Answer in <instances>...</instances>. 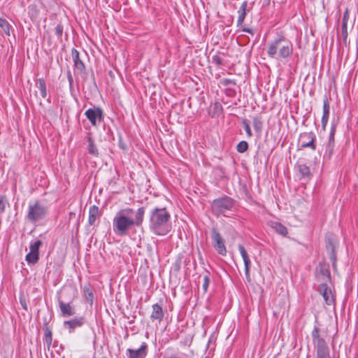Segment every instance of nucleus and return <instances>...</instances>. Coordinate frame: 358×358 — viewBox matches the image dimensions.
<instances>
[{
  "instance_id": "8",
  "label": "nucleus",
  "mask_w": 358,
  "mask_h": 358,
  "mask_svg": "<svg viewBox=\"0 0 358 358\" xmlns=\"http://www.w3.org/2000/svg\"><path fill=\"white\" fill-rule=\"evenodd\" d=\"M85 115L93 126H96L98 123L103 120V110L99 107L94 106L87 109Z\"/></svg>"
},
{
  "instance_id": "9",
  "label": "nucleus",
  "mask_w": 358,
  "mask_h": 358,
  "mask_svg": "<svg viewBox=\"0 0 358 358\" xmlns=\"http://www.w3.org/2000/svg\"><path fill=\"white\" fill-rule=\"evenodd\" d=\"M212 239L213 241V246L217 252L221 255H225L227 250L224 241L215 229H213L212 230Z\"/></svg>"
},
{
  "instance_id": "23",
  "label": "nucleus",
  "mask_w": 358,
  "mask_h": 358,
  "mask_svg": "<svg viewBox=\"0 0 358 358\" xmlns=\"http://www.w3.org/2000/svg\"><path fill=\"white\" fill-rule=\"evenodd\" d=\"M36 87L40 91V94L43 98H45L47 96V90L45 82L43 78H39L36 83Z\"/></svg>"
},
{
  "instance_id": "2",
  "label": "nucleus",
  "mask_w": 358,
  "mask_h": 358,
  "mask_svg": "<svg viewBox=\"0 0 358 358\" xmlns=\"http://www.w3.org/2000/svg\"><path fill=\"white\" fill-rule=\"evenodd\" d=\"M293 53L292 43L285 36H280L272 41L267 50L271 58L287 59Z\"/></svg>"
},
{
  "instance_id": "18",
  "label": "nucleus",
  "mask_w": 358,
  "mask_h": 358,
  "mask_svg": "<svg viewBox=\"0 0 358 358\" xmlns=\"http://www.w3.org/2000/svg\"><path fill=\"white\" fill-rule=\"evenodd\" d=\"M145 348V345H142L137 350L128 349L129 358H144L146 355Z\"/></svg>"
},
{
  "instance_id": "41",
  "label": "nucleus",
  "mask_w": 358,
  "mask_h": 358,
  "mask_svg": "<svg viewBox=\"0 0 358 358\" xmlns=\"http://www.w3.org/2000/svg\"><path fill=\"white\" fill-rule=\"evenodd\" d=\"M349 20V10L348 8L345 9L344 12L342 22H345V24H348V21Z\"/></svg>"
},
{
  "instance_id": "25",
  "label": "nucleus",
  "mask_w": 358,
  "mask_h": 358,
  "mask_svg": "<svg viewBox=\"0 0 358 358\" xmlns=\"http://www.w3.org/2000/svg\"><path fill=\"white\" fill-rule=\"evenodd\" d=\"M252 124L254 127V129L257 132H260L262 129L263 122L262 121V118L258 116H254L252 117Z\"/></svg>"
},
{
  "instance_id": "48",
  "label": "nucleus",
  "mask_w": 358,
  "mask_h": 358,
  "mask_svg": "<svg viewBox=\"0 0 358 358\" xmlns=\"http://www.w3.org/2000/svg\"><path fill=\"white\" fill-rule=\"evenodd\" d=\"M223 83H224V84H226V85L231 84V83L235 85V82L231 80H229V79H225Z\"/></svg>"
},
{
  "instance_id": "51",
  "label": "nucleus",
  "mask_w": 358,
  "mask_h": 358,
  "mask_svg": "<svg viewBox=\"0 0 358 358\" xmlns=\"http://www.w3.org/2000/svg\"><path fill=\"white\" fill-rule=\"evenodd\" d=\"M215 107H216V108H222L221 105H220V104H219V103H215Z\"/></svg>"
},
{
  "instance_id": "16",
  "label": "nucleus",
  "mask_w": 358,
  "mask_h": 358,
  "mask_svg": "<svg viewBox=\"0 0 358 358\" xmlns=\"http://www.w3.org/2000/svg\"><path fill=\"white\" fill-rule=\"evenodd\" d=\"M296 166L303 178H310L311 173L309 166L301 160L297 162Z\"/></svg>"
},
{
  "instance_id": "26",
  "label": "nucleus",
  "mask_w": 358,
  "mask_h": 358,
  "mask_svg": "<svg viewBox=\"0 0 358 358\" xmlns=\"http://www.w3.org/2000/svg\"><path fill=\"white\" fill-rule=\"evenodd\" d=\"M25 259L29 264H35L38 261L39 255L29 252L27 254Z\"/></svg>"
},
{
  "instance_id": "36",
  "label": "nucleus",
  "mask_w": 358,
  "mask_h": 358,
  "mask_svg": "<svg viewBox=\"0 0 358 358\" xmlns=\"http://www.w3.org/2000/svg\"><path fill=\"white\" fill-rule=\"evenodd\" d=\"M52 340V332L48 328H46L45 332V341L48 346L51 345Z\"/></svg>"
},
{
  "instance_id": "6",
  "label": "nucleus",
  "mask_w": 358,
  "mask_h": 358,
  "mask_svg": "<svg viewBox=\"0 0 358 358\" xmlns=\"http://www.w3.org/2000/svg\"><path fill=\"white\" fill-rule=\"evenodd\" d=\"M320 329L317 321H315V324L311 332L313 342L316 347L317 354L329 352V348L324 338L320 337Z\"/></svg>"
},
{
  "instance_id": "34",
  "label": "nucleus",
  "mask_w": 358,
  "mask_h": 358,
  "mask_svg": "<svg viewBox=\"0 0 358 358\" xmlns=\"http://www.w3.org/2000/svg\"><path fill=\"white\" fill-rule=\"evenodd\" d=\"M212 62L217 66L223 65V59L220 55V53L213 55Z\"/></svg>"
},
{
  "instance_id": "24",
  "label": "nucleus",
  "mask_w": 358,
  "mask_h": 358,
  "mask_svg": "<svg viewBox=\"0 0 358 358\" xmlns=\"http://www.w3.org/2000/svg\"><path fill=\"white\" fill-rule=\"evenodd\" d=\"M83 292L85 299L92 305L93 303L94 295L91 287L89 285L83 287Z\"/></svg>"
},
{
  "instance_id": "31",
  "label": "nucleus",
  "mask_w": 358,
  "mask_h": 358,
  "mask_svg": "<svg viewBox=\"0 0 358 358\" xmlns=\"http://www.w3.org/2000/svg\"><path fill=\"white\" fill-rule=\"evenodd\" d=\"M155 217H157V208H155L154 209H152V215L150 217V221H151L150 227L154 231V232L156 234L157 233V221L155 220Z\"/></svg>"
},
{
  "instance_id": "19",
  "label": "nucleus",
  "mask_w": 358,
  "mask_h": 358,
  "mask_svg": "<svg viewBox=\"0 0 358 358\" xmlns=\"http://www.w3.org/2000/svg\"><path fill=\"white\" fill-rule=\"evenodd\" d=\"M99 208L97 206L93 205L89 209L88 223L92 226L94 224L96 220L99 217Z\"/></svg>"
},
{
  "instance_id": "44",
  "label": "nucleus",
  "mask_w": 358,
  "mask_h": 358,
  "mask_svg": "<svg viewBox=\"0 0 358 358\" xmlns=\"http://www.w3.org/2000/svg\"><path fill=\"white\" fill-rule=\"evenodd\" d=\"M119 146L123 150H127V145L121 139L119 141Z\"/></svg>"
},
{
  "instance_id": "32",
  "label": "nucleus",
  "mask_w": 358,
  "mask_h": 358,
  "mask_svg": "<svg viewBox=\"0 0 358 358\" xmlns=\"http://www.w3.org/2000/svg\"><path fill=\"white\" fill-rule=\"evenodd\" d=\"M248 143L245 141H242L239 142L236 147L237 151L240 153H243L244 152H245L248 150Z\"/></svg>"
},
{
  "instance_id": "53",
  "label": "nucleus",
  "mask_w": 358,
  "mask_h": 358,
  "mask_svg": "<svg viewBox=\"0 0 358 358\" xmlns=\"http://www.w3.org/2000/svg\"><path fill=\"white\" fill-rule=\"evenodd\" d=\"M155 95V92H153V94L151 95L150 96V99H152V96ZM153 99H155V98H153Z\"/></svg>"
},
{
  "instance_id": "47",
  "label": "nucleus",
  "mask_w": 358,
  "mask_h": 358,
  "mask_svg": "<svg viewBox=\"0 0 358 358\" xmlns=\"http://www.w3.org/2000/svg\"><path fill=\"white\" fill-rule=\"evenodd\" d=\"M158 320L160 319V317H163L162 310V308L158 306Z\"/></svg>"
},
{
  "instance_id": "43",
  "label": "nucleus",
  "mask_w": 358,
  "mask_h": 358,
  "mask_svg": "<svg viewBox=\"0 0 358 358\" xmlns=\"http://www.w3.org/2000/svg\"><path fill=\"white\" fill-rule=\"evenodd\" d=\"M316 358H330L329 352L317 354Z\"/></svg>"
},
{
  "instance_id": "17",
  "label": "nucleus",
  "mask_w": 358,
  "mask_h": 358,
  "mask_svg": "<svg viewBox=\"0 0 358 358\" xmlns=\"http://www.w3.org/2000/svg\"><path fill=\"white\" fill-rule=\"evenodd\" d=\"M317 276L318 280L322 282V283H326L327 282L331 280L330 271L324 266H320Z\"/></svg>"
},
{
  "instance_id": "50",
  "label": "nucleus",
  "mask_w": 358,
  "mask_h": 358,
  "mask_svg": "<svg viewBox=\"0 0 358 358\" xmlns=\"http://www.w3.org/2000/svg\"><path fill=\"white\" fill-rule=\"evenodd\" d=\"M331 259L333 261V265L334 266V262H335L336 257H335V255L334 254L331 257Z\"/></svg>"
},
{
  "instance_id": "14",
  "label": "nucleus",
  "mask_w": 358,
  "mask_h": 358,
  "mask_svg": "<svg viewBox=\"0 0 358 358\" xmlns=\"http://www.w3.org/2000/svg\"><path fill=\"white\" fill-rule=\"evenodd\" d=\"M59 309L64 316H72L75 314L74 308L69 303H64L62 300H58Z\"/></svg>"
},
{
  "instance_id": "35",
  "label": "nucleus",
  "mask_w": 358,
  "mask_h": 358,
  "mask_svg": "<svg viewBox=\"0 0 358 358\" xmlns=\"http://www.w3.org/2000/svg\"><path fill=\"white\" fill-rule=\"evenodd\" d=\"M8 204L7 199L5 196L0 195V213H3L6 209V206Z\"/></svg>"
},
{
  "instance_id": "13",
  "label": "nucleus",
  "mask_w": 358,
  "mask_h": 358,
  "mask_svg": "<svg viewBox=\"0 0 358 358\" xmlns=\"http://www.w3.org/2000/svg\"><path fill=\"white\" fill-rule=\"evenodd\" d=\"M330 113V105L327 98H325L323 101V112L322 117V128L324 131L326 129Z\"/></svg>"
},
{
  "instance_id": "39",
  "label": "nucleus",
  "mask_w": 358,
  "mask_h": 358,
  "mask_svg": "<svg viewBox=\"0 0 358 358\" xmlns=\"http://www.w3.org/2000/svg\"><path fill=\"white\" fill-rule=\"evenodd\" d=\"M63 26L61 24H58L55 27V34L58 38H61L63 34Z\"/></svg>"
},
{
  "instance_id": "5",
  "label": "nucleus",
  "mask_w": 358,
  "mask_h": 358,
  "mask_svg": "<svg viewBox=\"0 0 358 358\" xmlns=\"http://www.w3.org/2000/svg\"><path fill=\"white\" fill-rule=\"evenodd\" d=\"M170 214L166 210V207H158V235H166L171 229V224L169 222Z\"/></svg>"
},
{
  "instance_id": "42",
  "label": "nucleus",
  "mask_w": 358,
  "mask_h": 358,
  "mask_svg": "<svg viewBox=\"0 0 358 358\" xmlns=\"http://www.w3.org/2000/svg\"><path fill=\"white\" fill-rule=\"evenodd\" d=\"M29 10L32 11L31 13V17H36L38 15V11L36 10V8L35 6H29Z\"/></svg>"
},
{
  "instance_id": "22",
  "label": "nucleus",
  "mask_w": 358,
  "mask_h": 358,
  "mask_svg": "<svg viewBox=\"0 0 358 358\" xmlns=\"http://www.w3.org/2000/svg\"><path fill=\"white\" fill-rule=\"evenodd\" d=\"M271 227L280 235L286 236L287 234V228L280 222H272Z\"/></svg>"
},
{
  "instance_id": "3",
  "label": "nucleus",
  "mask_w": 358,
  "mask_h": 358,
  "mask_svg": "<svg viewBox=\"0 0 358 358\" xmlns=\"http://www.w3.org/2000/svg\"><path fill=\"white\" fill-rule=\"evenodd\" d=\"M48 213V208L39 201L29 203L27 217L31 222H36L44 219Z\"/></svg>"
},
{
  "instance_id": "7",
  "label": "nucleus",
  "mask_w": 358,
  "mask_h": 358,
  "mask_svg": "<svg viewBox=\"0 0 358 358\" xmlns=\"http://www.w3.org/2000/svg\"><path fill=\"white\" fill-rule=\"evenodd\" d=\"M315 139L316 136L313 132H304L301 134L299 138L298 150H301L306 148H310L313 151L315 150Z\"/></svg>"
},
{
  "instance_id": "49",
  "label": "nucleus",
  "mask_w": 358,
  "mask_h": 358,
  "mask_svg": "<svg viewBox=\"0 0 358 358\" xmlns=\"http://www.w3.org/2000/svg\"><path fill=\"white\" fill-rule=\"evenodd\" d=\"M20 303H21V305H22V308H23L24 310H27V304H26L25 301H22V300L21 299V300H20Z\"/></svg>"
},
{
  "instance_id": "37",
  "label": "nucleus",
  "mask_w": 358,
  "mask_h": 358,
  "mask_svg": "<svg viewBox=\"0 0 358 358\" xmlns=\"http://www.w3.org/2000/svg\"><path fill=\"white\" fill-rule=\"evenodd\" d=\"M66 75H67V79H68V81L69 83V90H70V92L72 93L74 91L73 85V78L72 74L70 71H67Z\"/></svg>"
},
{
  "instance_id": "15",
  "label": "nucleus",
  "mask_w": 358,
  "mask_h": 358,
  "mask_svg": "<svg viewBox=\"0 0 358 358\" xmlns=\"http://www.w3.org/2000/svg\"><path fill=\"white\" fill-rule=\"evenodd\" d=\"M71 55L75 68L80 72L84 71L85 66L82 60L80 59L78 51L76 49L73 48L71 50Z\"/></svg>"
},
{
  "instance_id": "21",
  "label": "nucleus",
  "mask_w": 358,
  "mask_h": 358,
  "mask_svg": "<svg viewBox=\"0 0 358 358\" xmlns=\"http://www.w3.org/2000/svg\"><path fill=\"white\" fill-rule=\"evenodd\" d=\"M87 142H88V146H87L88 152L93 156L98 157V155H99L98 149H97L96 145L94 144V141L92 140V138L90 136H89L87 138Z\"/></svg>"
},
{
  "instance_id": "29",
  "label": "nucleus",
  "mask_w": 358,
  "mask_h": 358,
  "mask_svg": "<svg viewBox=\"0 0 358 358\" xmlns=\"http://www.w3.org/2000/svg\"><path fill=\"white\" fill-rule=\"evenodd\" d=\"M336 126H337V124L334 121H332L331 124V129H330L328 143H335L334 136H335V134H336Z\"/></svg>"
},
{
  "instance_id": "12",
  "label": "nucleus",
  "mask_w": 358,
  "mask_h": 358,
  "mask_svg": "<svg viewBox=\"0 0 358 358\" xmlns=\"http://www.w3.org/2000/svg\"><path fill=\"white\" fill-rule=\"evenodd\" d=\"M85 318L83 317H75L72 320L65 321L64 325L65 327L69 329V333L73 332L74 329L78 327H80L85 323Z\"/></svg>"
},
{
  "instance_id": "54",
  "label": "nucleus",
  "mask_w": 358,
  "mask_h": 358,
  "mask_svg": "<svg viewBox=\"0 0 358 358\" xmlns=\"http://www.w3.org/2000/svg\"><path fill=\"white\" fill-rule=\"evenodd\" d=\"M103 358H106V357H103Z\"/></svg>"
},
{
  "instance_id": "27",
  "label": "nucleus",
  "mask_w": 358,
  "mask_h": 358,
  "mask_svg": "<svg viewBox=\"0 0 358 358\" xmlns=\"http://www.w3.org/2000/svg\"><path fill=\"white\" fill-rule=\"evenodd\" d=\"M0 27L3 30L6 35L10 36V25L6 20L0 18Z\"/></svg>"
},
{
  "instance_id": "45",
  "label": "nucleus",
  "mask_w": 358,
  "mask_h": 358,
  "mask_svg": "<svg viewBox=\"0 0 358 358\" xmlns=\"http://www.w3.org/2000/svg\"><path fill=\"white\" fill-rule=\"evenodd\" d=\"M152 308L154 311L152 313V317L157 318V311H155V309L157 308V303H155L152 305Z\"/></svg>"
},
{
  "instance_id": "20",
  "label": "nucleus",
  "mask_w": 358,
  "mask_h": 358,
  "mask_svg": "<svg viewBox=\"0 0 358 358\" xmlns=\"http://www.w3.org/2000/svg\"><path fill=\"white\" fill-rule=\"evenodd\" d=\"M247 7H248V1H244L241 3V5L238 10V20H237V26L238 27L242 25L244 22V20H245V17L246 15Z\"/></svg>"
},
{
  "instance_id": "28",
  "label": "nucleus",
  "mask_w": 358,
  "mask_h": 358,
  "mask_svg": "<svg viewBox=\"0 0 358 358\" xmlns=\"http://www.w3.org/2000/svg\"><path fill=\"white\" fill-rule=\"evenodd\" d=\"M41 244L42 242L40 240H37L35 242L31 243L29 245V252L39 255V248L41 245Z\"/></svg>"
},
{
  "instance_id": "40",
  "label": "nucleus",
  "mask_w": 358,
  "mask_h": 358,
  "mask_svg": "<svg viewBox=\"0 0 358 358\" xmlns=\"http://www.w3.org/2000/svg\"><path fill=\"white\" fill-rule=\"evenodd\" d=\"M348 25L345 24V22H342L341 31L343 38L345 39L348 36Z\"/></svg>"
},
{
  "instance_id": "30",
  "label": "nucleus",
  "mask_w": 358,
  "mask_h": 358,
  "mask_svg": "<svg viewBox=\"0 0 358 358\" xmlns=\"http://www.w3.org/2000/svg\"><path fill=\"white\" fill-rule=\"evenodd\" d=\"M334 143H327L325 147L324 157L331 158L334 148Z\"/></svg>"
},
{
  "instance_id": "38",
  "label": "nucleus",
  "mask_w": 358,
  "mask_h": 358,
  "mask_svg": "<svg viewBox=\"0 0 358 358\" xmlns=\"http://www.w3.org/2000/svg\"><path fill=\"white\" fill-rule=\"evenodd\" d=\"M209 283H210V278L208 275H206L203 277V285H202L204 292H206L208 291V287Z\"/></svg>"
},
{
  "instance_id": "1",
  "label": "nucleus",
  "mask_w": 358,
  "mask_h": 358,
  "mask_svg": "<svg viewBox=\"0 0 358 358\" xmlns=\"http://www.w3.org/2000/svg\"><path fill=\"white\" fill-rule=\"evenodd\" d=\"M144 213L143 208H139L137 210L125 208L118 212L113 220L114 233L119 236L127 235L131 228L141 224Z\"/></svg>"
},
{
  "instance_id": "52",
  "label": "nucleus",
  "mask_w": 358,
  "mask_h": 358,
  "mask_svg": "<svg viewBox=\"0 0 358 358\" xmlns=\"http://www.w3.org/2000/svg\"><path fill=\"white\" fill-rule=\"evenodd\" d=\"M270 1L271 0H264V1L266 2L267 4H268L270 3Z\"/></svg>"
},
{
  "instance_id": "11",
  "label": "nucleus",
  "mask_w": 358,
  "mask_h": 358,
  "mask_svg": "<svg viewBox=\"0 0 358 358\" xmlns=\"http://www.w3.org/2000/svg\"><path fill=\"white\" fill-rule=\"evenodd\" d=\"M238 250L240 252V254L243 258V262H244V267H245V274L246 279L248 282L250 281V267L251 265V261L250 259V257L248 256V254L245 249V248L242 245H238Z\"/></svg>"
},
{
  "instance_id": "46",
  "label": "nucleus",
  "mask_w": 358,
  "mask_h": 358,
  "mask_svg": "<svg viewBox=\"0 0 358 358\" xmlns=\"http://www.w3.org/2000/svg\"><path fill=\"white\" fill-rule=\"evenodd\" d=\"M243 31L245 32H248V33L250 34L251 35H254V34H255L253 30L250 28H243Z\"/></svg>"
},
{
  "instance_id": "10",
  "label": "nucleus",
  "mask_w": 358,
  "mask_h": 358,
  "mask_svg": "<svg viewBox=\"0 0 358 358\" xmlns=\"http://www.w3.org/2000/svg\"><path fill=\"white\" fill-rule=\"evenodd\" d=\"M319 293L322 296L325 303L328 306H331L334 303V296L331 288L327 283H321L318 287Z\"/></svg>"
},
{
  "instance_id": "33",
  "label": "nucleus",
  "mask_w": 358,
  "mask_h": 358,
  "mask_svg": "<svg viewBox=\"0 0 358 358\" xmlns=\"http://www.w3.org/2000/svg\"><path fill=\"white\" fill-rule=\"evenodd\" d=\"M243 125L244 129L246 132L248 137L250 138L252 136V131L250 129L249 120L247 119H243Z\"/></svg>"
},
{
  "instance_id": "4",
  "label": "nucleus",
  "mask_w": 358,
  "mask_h": 358,
  "mask_svg": "<svg viewBox=\"0 0 358 358\" xmlns=\"http://www.w3.org/2000/svg\"><path fill=\"white\" fill-rule=\"evenodd\" d=\"M234 206V201L229 197L224 196L214 199L211 203V210L214 215L219 216L225 215L228 210H231Z\"/></svg>"
}]
</instances>
